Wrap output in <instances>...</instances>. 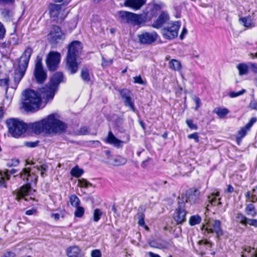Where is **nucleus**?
I'll return each instance as SVG.
<instances>
[{
	"label": "nucleus",
	"instance_id": "f257e3e1",
	"mask_svg": "<svg viewBox=\"0 0 257 257\" xmlns=\"http://www.w3.org/2000/svg\"><path fill=\"white\" fill-rule=\"evenodd\" d=\"M32 128L36 134L45 132L47 134L61 133L65 131L67 125L59 119L57 114H51L40 121L32 124Z\"/></svg>",
	"mask_w": 257,
	"mask_h": 257
},
{
	"label": "nucleus",
	"instance_id": "f03ea898",
	"mask_svg": "<svg viewBox=\"0 0 257 257\" xmlns=\"http://www.w3.org/2000/svg\"><path fill=\"white\" fill-rule=\"evenodd\" d=\"M42 88L40 90L41 94L32 89L26 90L25 91V98L23 102V107L27 111H37L41 108V97H44V93L42 92Z\"/></svg>",
	"mask_w": 257,
	"mask_h": 257
},
{
	"label": "nucleus",
	"instance_id": "7ed1b4c3",
	"mask_svg": "<svg viewBox=\"0 0 257 257\" xmlns=\"http://www.w3.org/2000/svg\"><path fill=\"white\" fill-rule=\"evenodd\" d=\"M20 177L23 180H26L27 184L22 186L19 190L14 192L15 199L18 201L28 194L31 188L30 183L33 182L36 183L38 178L35 174L31 173L29 168H26L23 169L20 173Z\"/></svg>",
	"mask_w": 257,
	"mask_h": 257
},
{
	"label": "nucleus",
	"instance_id": "20e7f679",
	"mask_svg": "<svg viewBox=\"0 0 257 257\" xmlns=\"http://www.w3.org/2000/svg\"><path fill=\"white\" fill-rule=\"evenodd\" d=\"M63 75L62 72H57L54 73L51 78L48 85L42 88V92L44 93V97H46L47 100L53 98L56 91L58 89L59 84L62 82Z\"/></svg>",
	"mask_w": 257,
	"mask_h": 257
},
{
	"label": "nucleus",
	"instance_id": "39448f33",
	"mask_svg": "<svg viewBox=\"0 0 257 257\" xmlns=\"http://www.w3.org/2000/svg\"><path fill=\"white\" fill-rule=\"evenodd\" d=\"M32 52L33 49L30 47H28L21 57L19 68L15 70L14 74V80L16 83H19L23 77Z\"/></svg>",
	"mask_w": 257,
	"mask_h": 257
},
{
	"label": "nucleus",
	"instance_id": "423d86ee",
	"mask_svg": "<svg viewBox=\"0 0 257 257\" xmlns=\"http://www.w3.org/2000/svg\"><path fill=\"white\" fill-rule=\"evenodd\" d=\"M9 133L13 137L18 138L26 131L27 125L17 118H11L6 121Z\"/></svg>",
	"mask_w": 257,
	"mask_h": 257
},
{
	"label": "nucleus",
	"instance_id": "0eeeda50",
	"mask_svg": "<svg viewBox=\"0 0 257 257\" xmlns=\"http://www.w3.org/2000/svg\"><path fill=\"white\" fill-rule=\"evenodd\" d=\"M205 223L202 226L201 229L204 230V234L215 233L217 237L223 235L221 222L218 220L208 219L205 220Z\"/></svg>",
	"mask_w": 257,
	"mask_h": 257
},
{
	"label": "nucleus",
	"instance_id": "6e6552de",
	"mask_svg": "<svg viewBox=\"0 0 257 257\" xmlns=\"http://www.w3.org/2000/svg\"><path fill=\"white\" fill-rule=\"evenodd\" d=\"M180 26V22L176 21L163 28L161 32L163 37L168 39H173L177 37Z\"/></svg>",
	"mask_w": 257,
	"mask_h": 257
},
{
	"label": "nucleus",
	"instance_id": "1a4fd4ad",
	"mask_svg": "<svg viewBox=\"0 0 257 257\" xmlns=\"http://www.w3.org/2000/svg\"><path fill=\"white\" fill-rule=\"evenodd\" d=\"M61 55L59 52L50 51L47 55L46 63L48 69L51 71L56 70L60 61Z\"/></svg>",
	"mask_w": 257,
	"mask_h": 257
},
{
	"label": "nucleus",
	"instance_id": "9d476101",
	"mask_svg": "<svg viewBox=\"0 0 257 257\" xmlns=\"http://www.w3.org/2000/svg\"><path fill=\"white\" fill-rule=\"evenodd\" d=\"M118 16L121 20L134 25H138L142 23L141 17L137 14L126 11H120Z\"/></svg>",
	"mask_w": 257,
	"mask_h": 257
},
{
	"label": "nucleus",
	"instance_id": "9b49d317",
	"mask_svg": "<svg viewBox=\"0 0 257 257\" xmlns=\"http://www.w3.org/2000/svg\"><path fill=\"white\" fill-rule=\"evenodd\" d=\"M42 61V58L38 57L34 70L35 77L37 81L40 83H43L47 78V73L44 69Z\"/></svg>",
	"mask_w": 257,
	"mask_h": 257
},
{
	"label": "nucleus",
	"instance_id": "f8f14e48",
	"mask_svg": "<svg viewBox=\"0 0 257 257\" xmlns=\"http://www.w3.org/2000/svg\"><path fill=\"white\" fill-rule=\"evenodd\" d=\"M64 38V34L61 31L60 28L57 26L52 27L50 32L48 36V39L52 44H57L62 40Z\"/></svg>",
	"mask_w": 257,
	"mask_h": 257
},
{
	"label": "nucleus",
	"instance_id": "ddd939ff",
	"mask_svg": "<svg viewBox=\"0 0 257 257\" xmlns=\"http://www.w3.org/2000/svg\"><path fill=\"white\" fill-rule=\"evenodd\" d=\"M186 211L184 208V203L179 204V206L175 212L173 218L177 224L182 223L186 220Z\"/></svg>",
	"mask_w": 257,
	"mask_h": 257
},
{
	"label": "nucleus",
	"instance_id": "4468645a",
	"mask_svg": "<svg viewBox=\"0 0 257 257\" xmlns=\"http://www.w3.org/2000/svg\"><path fill=\"white\" fill-rule=\"evenodd\" d=\"M158 35L156 32H145L139 36V41L141 43L150 44L156 41Z\"/></svg>",
	"mask_w": 257,
	"mask_h": 257
},
{
	"label": "nucleus",
	"instance_id": "2eb2a0df",
	"mask_svg": "<svg viewBox=\"0 0 257 257\" xmlns=\"http://www.w3.org/2000/svg\"><path fill=\"white\" fill-rule=\"evenodd\" d=\"M50 14L51 18L63 20L64 17L62 13L64 12L60 5L51 4L49 6Z\"/></svg>",
	"mask_w": 257,
	"mask_h": 257
},
{
	"label": "nucleus",
	"instance_id": "dca6fc26",
	"mask_svg": "<svg viewBox=\"0 0 257 257\" xmlns=\"http://www.w3.org/2000/svg\"><path fill=\"white\" fill-rule=\"evenodd\" d=\"M82 49L81 44L79 41H73L69 45L67 56L77 57Z\"/></svg>",
	"mask_w": 257,
	"mask_h": 257
},
{
	"label": "nucleus",
	"instance_id": "f3484780",
	"mask_svg": "<svg viewBox=\"0 0 257 257\" xmlns=\"http://www.w3.org/2000/svg\"><path fill=\"white\" fill-rule=\"evenodd\" d=\"M257 118L256 117H252L249 121L246 124V125L241 127L240 130L238 131L237 136L236 137V140L238 141H240L244 137L248 131H249L252 126V125L256 121Z\"/></svg>",
	"mask_w": 257,
	"mask_h": 257
},
{
	"label": "nucleus",
	"instance_id": "a211bd4d",
	"mask_svg": "<svg viewBox=\"0 0 257 257\" xmlns=\"http://www.w3.org/2000/svg\"><path fill=\"white\" fill-rule=\"evenodd\" d=\"M79 63L77 62L76 57L67 56L66 65L67 69L70 74H74L76 73Z\"/></svg>",
	"mask_w": 257,
	"mask_h": 257
},
{
	"label": "nucleus",
	"instance_id": "6ab92c4d",
	"mask_svg": "<svg viewBox=\"0 0 257 257\" xmlns=\"http://www.w3.org/2000/svg\"><path fill=\"white\" fill-rule=\"evenodd\" d=\"M146 0H125L124 5L134 10H139L145 3Z\"/></svg>",
	"mask_w": 257,
	"mask_h": 257
},
{
	"label": "nucleus",
	"instance_id": "aec40b11",
	"mask_svg": "<svg viewBox=\"0 0 257 257\" xmlns=\"http://www.w3.org/2000/svg\"><path fill=\"white\" fill-rule=\"evenodd\" d=\"M169 20V16L168 13L166 12H162L159 16L157 20L154 22L153 27L157 29L160 28Z\"/></svg>",
	"mask_w": 257,
	"mask_h": 257
},
{
	"label": "nucleus",
	"instance_id": "412c9836",
	"mask_svg": "<svg viewBox=\"0 0 257 257\" xmlns=\"http://www.w3.org/2000/svg\"><path fill=\"white\" fill-rule=\"evenodd\" d=\"M198 244L199 245L200 253L202 256L206 254L207 250H210L212 247V243L206 239L199 240Z\"/></svg>",
	"mask_w": 257,
	"mask_h": 257
},
{
	"label": "nucleus",
	"instance_id": "4be33fe9",
	"mask_svg": "<svg viewBox=\"0 0 257 257\" xmlns=\"http://www.w3.org/2000/svg\"><path fill=\"white\" fill-rule=\"evenodd\" d=\"M187 195L188 196L186 201L192 204L194 203L199 198L200 192L197 189H191L188 192Z\"/></svg>",
	"mask_w": 257,
	"mask_h": 257
},
{
	"label": "nucleus",
	"instance_id": "5701e85b",
	"mask_svg": "<svg viewBox=\"0 0 257 257\" xmlns=\"http://www.w3.org/2000/svg\"><path fill=\"white\" fill-rule=\"evenodd\" d=\"M66 254L68 257H78L81 254V250L77 246H72L66 250Z\"/></svg>",
	"mask_w": 257,
	"mask_h": 257
},
{
	"label": "nucleus",
	"instance_id": "b1692460",
	"mask_svg": "<svg viewBox=\"0 0 257 257\" xmlns=\"http://www.w3.org/2000/svg\"><path fill=\"white\" fill-rule=\"evenodd\" d=\"M105 142L115 147H118L121 143V141L115 138L111 131L108 132L107 137L105 139Z\"/></svg>",
	"mask_w": 257,
	"mask_h": 257
},
{
	"label": "nucleus",
	"instance_id": "393cba45",
	"mask_svg": "<svg viewBox=\"0 0 257 257\" xmlns=\"http://www.w3.org/2000/svg\"><path fill=\"white\" fill-rule=\"evenodd\" d=\"M219 196V192H213L210 195L208 196V199L209 203L213 206L218 205L221 204V202L219 201L220 198H219L218 199L217 197Z\"/></svg>",
	"mask_w": 257,
	"mask_h": 257
},
{
	"label": "nucleus",
	"instance_id": "a878e982",
	"mask_svg": "<svg viewBox=\"0 0 257 257\" xmlns=\"http://www.w3.org/2000/svg\"><path fill=\"white\" fill-rule=\"evenodd\" d=\"M239 21L241 22L243 26L247 28H251L255 26L250 16L241 18L239 19Z\"/></svg>",
	"mask_w": 257,
	"mask_h": 257
},
{
	"label": "nucleus",
	"instance_id": "bb28decb",
	"mask_svg": "<svg viewBox=\"0 0 257 257\" xmlns=\"http://www.w3.org/2000/svg\"><path fill=\"white\" fill-rule=\"evenodd\" d=\"M249 253L251 254V257H257V247L255 248L254 247L251 248L250 246L245 247L243 249L241 256L246 257L247 256V254Z\"/></svg>",
	"mask_w": 257,
	"mask_h": 257
},
{
	"label": "nucleus",
	"instance_id": "cd10ccee",
	"mask_svg": "<svg viewBox=\"0 0 257 257\" xmlns=\"http://www.w3.org/2000/svg\"><path fill=\"white\" fill-rule=\"evenodd\" d=\"M136 217L138 219V224L140 226L144 227L146 230L148 231L149 230V228L148 227V226H147L145 224V214L143 212H139L137 214Z\"/></svg>",
	"mask_w": 257,
	"mask_h": 257
},
{
	"label": "nucleus",
	"instance_id": "c85d7f7f",
	"mask_svg": "<svg viewBox=\"0 0 257 257\" xmlns=\"http://www.w3.org/2000/svg\"><path fill=\"white\" fill-rule=\"evenodd\" d=\"M149 245L150 246L154 247V248H165L166 247L165 242L161 240L160 239H153L151 240L149 243Z\"/></svg>",
	"mask_w": 257,
	"mask_h": 257
},
{
	"label": "nucleus",
	"instance_id": "c756f323",
	"mask_svg": "<svg viewBox=\"0 0 257 257\" xmlns=\"http://www.w3.org/2000/svg\"><path fill=\"white\" fill-rule=\"evenodd\" d=\"M245 212L247 215L252 217H255L257 214L255 207L253 204H247L245 208Z\"/></svg>",
	"mask_w": 257,
	"mask_h": 257
},
{
	"label": "nucleus",
	"instance_id": "7c9ffc66",
	"mask_svg": "<svg viewBox=\"0 0 257 257\" xmlns=\"http://www.w3.org/2000/svg\"><path fill=\"white\" fill-rule=\"evenodd\" d=\"M169 67L174 71H179L181 68V63L180 61L177 60L172 59L169 62Z\"/></svg>",
	"mask_w": 257,
	"mask_h": 257
},
{
	"label": "nucleus",
	"instance_id": "2f4dec72",
	"mask_svg": "<svg viewBox=\"0 0 257 257\" xmlns=\"http://www.w3.org/2000/svg\"><path fill=\"white\" fill-rule=\"evenodd\" d=\"M126 163V159L120 156H117L114 158L113 161L109 162L113 166H120L125 164Z\"/></svg>",
	"mask_w": 257,
	"mask_h": 257
},
{
	"label": "nucleus",
	"instance_id": "473e14b6",
	"mask_svg": "<svg viewBox=\"0 0 257 257\" xmlns=\"http://www.w3.org/2000/svg\"><path fill=\"white\" fill-rule=\"evenodd\" d=\"M215 113L220 118L224 117L226 115L229 113V110L226 108L216 107L214 110Z\"/></svg>",
	"mask_w": 257,
	"mask_h": 257
},
{
	"label": "nucleus",
	"instance_id": "72a5a7b5",
	"mask_svg": "<svg viewBox=\"0 0 257 257\" xmlns=\"http://www.w3.org/2000/svg\"><path fill=\"white\" fill-rule=\"evenodd\" d=\"M81 77L85 82H88L90 81L89 73L87 68H82L81 71Z\"/></svg>",
	"mask_w": 257,
	"mask_h": 257
},
{
	"label": "nucleus",
	"instance_id": "f704fd0d",
	"mask_svg": "<svg viewBox=\"0 0 257 257\" xmlns=\"http://www.w3.org/2000/svg\"><path fill=\"white\" fill-rule=\"evenodd\" d=\"M70 173L72 176L78 178L84 173V171L78 166H75L71 169Z\"/></svg>",
	"mask_w": 257,
	"mask_h": 257
},
{
	"label": "nucleus",
	"instance_id": "c9c22d12",
	"mask_svg": "<svg viewBox=\"0 0 257 257\" xmlns=\"http://www.w3.org/2000/svg\"><path fill=\"white\" fill-rule=\"evenodd\" d=\"M237 68L239 71V75H245L248 72V67L244 63L239 64L237 66Z\"/></svg>",
	"mask_w": 257,
	"mask_h": 257
},
{
	"label": "nucleus",
	"instance_id": "e433bc0d",
	"mask_svg": "<svg viewBox=\"0 0 257 257\" xmlns=\"http://www.w3.org/2000/svg\"><path fill=\"white\" fill-rule=\"evenodd\" d=\"M69 201L71 205L74 207L79 206L80 204V199L76 195H71L69 197Z\"/></svg>",
	"mask_w": 257,
	"mask_h": 257
},
{
	"label": "nucleus",
	"instance_id": "4c0bfd02",
	"mask_svg": "<svg viewBox=\"0 0 257 257\" xmlns=\"http://www.w3.org/2000/svg\"><path fill=\"white\" fill-rule=\"evenodd\" d=\"M35 168L39 171L41 172V175L44 177L46 175V172L48 170V166L45 164H43L40 165H37Z\"/></svg>",
	"mask_w": 257,
	"mask_h": 257
},
{
	"label": "nucleus",
	"instance_id": "58836bf2",
	"mask_svg": "<svg viewBox=\"0 0 257 257\" xmlns=\"http://www.w3.org/2000/svg\"><path fill=\"white\" fill-rule=\"evenodd\" d=\"M236 220L241 224L246 226L247 218L241 213H237L236 216Z\"/></svg>",
	"mask_w": 257,
	"mask_h": 257
},
{
	"label": "nucleus",
	"instance_id": "ea45409f",
	"mask_svg": "<svg viewBox=\"0 0 257 257\" xmlns=\"http://www.w3.org/2000/svg\"><path fill=\"white\" fill-rule=\"evenodd\" d=\"M201 218L199 215L192 216L189 219V223L191 225L193 226L200 223Z\"/></svg>",
	"mask_w": 257,
	"mask_h": 257
},
{
	"label": "nucleus",
	"instance_id": "a19ab883",
	"mask_svg": "<svg viewBox=\"0 0 257 257\" xmlns=\"http://www.w3.org/2000/svg\"><path fill=\"white\" fill-rule=\"evenodd\" d=\"M102 215V212L100 209L96 208L94 209L93 215V220L95 222H98L100 220Z\"/></svg>",
	"mask_w": 257,
	"mask_h": 257
},
{
	"label": "nucleus",
	"instance_id": "79ce46f5",
	"mask_svg": "<svg viewBox=\"0 0 257 257\" xmlns=\"http://www.w3.org/2000/svg\"><path fill=\"white\" fill-rule=\"evenodd\" d=\"M78 186L81 188H87L89 186H92V184L88 182L86 179L84 178L79 179L78 181Z\"/></svg>",
	"mask_w": 257,
	"mask_h": 257
},
{
	"label": "nucleus",
	"instance_id": "37998d69",
	"mask_svg": "<svg viewBox=\"0 0 257 257\" xmlns=\"http://www.w3.org/2000/svg\"><path fill=\"white\" fill-rule=\"evenodd\" d=\"M76 209L74 212V215L76 217L81 218L83 216L84 213V209L81 206H78L76 207Z\"/></svg>",
	"mask_w": 257,
	"mask_h": 257
},
{
	"label": "nucleus",
	"instance_id": "c03bdc74",
	"mask_svg": "<svg viewBox=\"0 0 257 257\" xmlns=\"http://www.w3.org/2000/svg\"><path fill=\"white\" fill-rule=\"evenodd\" d=\"M124 104L125 106L130 107V108L133 111H135V108L134 106V102L132 101L131 97H129L127 98L123 99Z\"/></svg>",
	"mask_w": 257,
	"mask_h": 257
},
{
	"label": "nucleus",
	"instance_id": "a18cd8bd",
	"mask_svg": "<svg viewBox=\"0 0 257 257\" xmlns=\"http://www.w3.org/2000/svg\"><path fill=\"white\" fill-rule=\"evenodd\" d=\"M245 92V90L243 89L241 90L238 92H230L228 94V95L231 98H234L242 95Z\"/></svg>",
	"mask_w": 257,
	"mask_h": 257
},
{
	"label": "nucleus",
	"instance_id": "49530a36",
	"mask_svg": "<svg viewBox=\"0 0 257 257\" xmlns=\"http://www.w3.org/2000/svg\"><path fill=\"white\" fill-rule=\"evenodd\" d=\"M121 97L124 99L131 96V92L127 89L121 90L120 92Z\"/></svg>",
	"mask_w": 257,
	"mask_h": 257
},
{
	"label": "nucleus",
	"instance_id": "de8ad7c7",
	"mask_svg": "<svg viewBox=\"0 0 257 257\" xmlns=\"http://www.w3.org/2000/svg\"><path fill=\"white\" fill-rule=\"evenodd\" d=\"M134 82L139 84L144 85L146 82L143 80L141 75H139L134 77Z\"/></svg>",
	"mask_w": 257,
	"mask_h": 257
},
{
	"label": "nucleus",
	"instance_id": "09e8293b",
	"mask_svg": "<svg viewBox=\"0 0 257 257\" xmlns=\"http://www.w3.org/2000/svg\"><path fill=\"white\" fill-rule=\"evenodd\" d=\"M102 254L99 249H95L91 251V257H101Z\"/></svg>",
	"mask_w": 257,
	"mask_h": 257
},
{
	"label": "nucleus",
	"instance_id": "8fccbe9b",
	"mask_svg": "<svg viewBox=\"0 0 257 257\" xmlns=\"http://www.w3.org/2000/svg\"><path fill=\"white\" fill-rule=\"evenodd\" d=\"M188 126L192 130H196L197 129V125L193 123V120L191 119H187L186 121Z\"/></svg>",
	"mask_w": 257,
	"mask_h": 257
},
{
	"label": "nucleus",
	"instance_id": "3c124183",
	"mask_svg": "<svg viewBox=\"0 0 257 257\" xmlns=\"http://www.w3.org/2000/svg\"><path fill=\"white\" fill-rule=\"evenodd\" d=\"M247 224L257 227V219H249L247 218L246 225Z\"/></svg>",
	"mask_w": 257,
	"mask_h": 257
},
{
	"label": "nucleus",
	"instance_id": "603ef678",
	"mask_svg": "<svg viewBox=\"0 0 257 257\" xmlns=\"http://www.w3.org/2000/svg\"><path fill=\"white\" fill-rule=\"evenodd\" d=\"M193 100L196 104V107L195 109L196 110H197L201 106V103L200 99L198 97L194 96L193 98Z\"/></svg>",
	"mask_w": 257,
	"mask_h": 257
},
{
	"label": "nucleus",
	"instance_id": "864d4df0",
	"mask_svg": "<svg viewBox=\"0 0 257 257\" xmlns=\"http://www.w3.org/2000/svg\"><path fill=\"white\" fill-rule=\"evenodd\" d=\"M89 133L88 129L87 127L84 126L80 128L79 130V134L80 135H87Z\"/></svg>",
	"mask_w": 257,
	"mask_h": 257
},
{
	"label": "nucleus",
	"instance_id": "5fc2aeb1",
	"mask_svg": "<svg viewBox=\"0 0 257 257\" xmlns=\"http://www.w3.org/2000/svg\"><path fill=\"white\" fill-rule=\"evenodd\" d=\"M19 164L18 159H13L8 163L7 165L9 167L16 166Z\"/></svg>",
	"mask_w": 257,
	"mask_h": 257
},
{
	"label": "nucleus",
	"instance_id": "6e6d98bb",
	"mask_svg": "<svg viewBox=\"0 0 257 257\" xmlns=\"http://www.w3.org/2000/svg\"><path fill=\"white\" fill-rule=\"evenodd\" d=\"M249 66L252 72H253L254 73H257L256 63H249Z\"/></svg>",
	"mask_w": 257,
	"mask_h": 257
},
{
	"label": "nucleus",
	"instance_id": "4d7b16f0",
	"mask_svg": "<svg viewBox=\"0 0 257 257\" xmlns=\"http://www.w3.org/2000/svg\"><path fill=\"white\" fill-rule=\"evenodd\" d=\"M8 78H4L0 80V86H6L8 88Z\"/></svg>",
	"mask_w": 257,
	"mask_h": 257
},
{
	"label": "nucleus",
	"instance_id": "13d9d810",
	"mask_svg": "<svg viewBox=\"0 0 257 257\" xmlns=\"http://www.w3.org/2000/svg\"><path fill=\"white\" fill-rule=\"evenodd\" d=\"M17 171L15 169H12L11 170H7L5 174V175L6 177L7 178V180H9L10 179L9 175L10 174H14L16 173Z\"/></svg>",
	"mask_w": 257,
	"mask_h": 257
},
{
	"label": "nucleus",
	"instance_id": "bf43d9fd",
	"mask_svg": "<svg viewBox=\"0 0 257 257\" xmlns=\"http://www.w3.org/2000/svg\"><path fill=\"white\" fill-rule=\"evenodd\" d=\"M6 30L1 23H0V39H2L5 34Z\"/></svg>",
	"mask_w": 257,
	"mask_h": 257
},
{
	"label": "nucleus",
	"instance_id": "052dcab7",
	"mask_svg": "<svg viewBox=\"0 0 257 257\" xmlns=\"http://www.w3.org/2000/svg\"><path fill=\"white\" fill-rule=\"evenodd\" d=\"M188 138L190 139H194L197 142H198V136L197 133H195L192 134H190L188 136Z\"/></svg>",
	"mask_w": 257,
	"mask_h": 257
},
{
	"label": "nucleus",
	"instance_id": "680f3d73",
	"mask_svg": "<svg viewBox=\"0 0 257 257\" xmlns=\"http://www.w3.org/2000/svg\"><path fill=\"white\" fill-rule=\"evenodd\" d=\"M112 61L111 60L106 61L104 59V58H102V65L103 66H107L110 65L112 64Z\"/></svg>",
	"mask_w": 257,
	"mask_h": 257
},
{
	"label": "nucleus",
	"instance_id": "e2e57ef3",
	"mask_svg": "<svg viewBox=\"0 0 257 257\" xmlns=\"http://www.w3.org/2000/svg\"><path fill=\"white\" fill-rule=\"evenodd\" d=\"M0 186L3 187H6L5 181V177L3 176L2 174H0Z\"/></svg>",
	"mask_w": 257,
	"mask_h": 257
},
{
	"label": "nucleus",
	"instance_id": "0e129e2a",
	"mask_svg": "<svg viewBox=\"0 0 257 257\" xmlns=\"http://www.w3.org/2000/svg\"><path fill=\"white\" fill-rule=\"evenodd\" d=\"M37 142H27L26 145L28 147L34 148L37 146Z\"/></svg>",
	"mask_w": 257,
	"mask_h": 257
},
{
	"label": "nucleus",
	"instance_id": "69168bd1",
	"mask_svg": "<svg viewBox=\"0 0 257 257\" xmlns=\"http://www.w3.org/2000/svg\"><path fill=\"white\" fill-rule=\"evenodd\" d=\"M36 212V209H32L30 210H27L26 212V214L27 215H31L34 214Z\"/></svg>",
	"mask_w": 257,
	"mask_h": 257
},
{
	"label": "nucleus",
	"instance_id": "338daca9",
	"mask_svg": "<svg viewBox=\"0 0 257 257\" xmlns=\"http://www.w3.org/2000/svg\"><path fill=\"white\" fill-rule=\"evenodd\" d=\"M51 217L54 218L55 220H57L60 218V214L59 213H52Z\"/></svg>",
	"mask_w": 257,
	"mask_h": 257
},
{
	"label": "nucleus",
	"instance_id": "774afa93",
	"mask_svg": "<svg viewBox=\"0 0 257 257\" xmlns=\"http://www.w3.org/2000/svg\"><path fill=\"white\" fill-rule=\"evenodd\" d=\"M148 254L150 257H161L158 254L155 253L151 251L149 252Z\"/></svg>",
	"mask_w": 257,
	"mask_h": 257
}]
</instances>
